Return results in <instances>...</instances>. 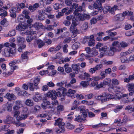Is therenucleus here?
<instances>
[{"label":"nucleus","mask_w":134,"mask_h":134,"mask_svg":"<svg viewBox=\"0 0 134 134\" xmlns=\"http://www.w3.org/2000/svg\"><path fill=\"white\" fill-rule=\"evenodd\" d=\"M112 45L113 46L112 47L116 49L117 51L120 52L122 48L120 46V43L119 41H114L113 42Z\"/></svg>","instance_id":"obj_8"},{"label":"nucleus","mask_w":134,"mask_h":134,"mask_svg":"<svg viewBox=\"0 0 134 134\" xmlns=\"http://www.w3.org/2000/svg\"><path fill=\"white\" fill-rule=\"evenodd\" d=\"M71 38L70 37L65 38L63 41L64 43H68L71 40Z\"/></svg>","instance_id":"obj_59"},{"label":"nucleus","mask_w":134,"mask_h":134,"mask_svg":"<svg viewBox=\"0 0 134 134\" xmlns=\"http://www.w3.org/2000/svg\"><path fill=\"white\" fill-rule=\"evenodd\" d=\"M36 31H33V30L31 29L28 30V35H32L36 34Z\"/></svg>","instance_id":"obj_57"},{"label":"nucleus","mask_w":134,"mask_h":134,"mask_svg":"<svg viewBox=\"0 0 134 134\" xmlns=\"http://www.w3.org/2000/svg\"><path fill=\"white\" fill-rule=\"evenodd\" d=\"M79 101L76 100H75L72 104V106L71 108V110H73L76 108L79 105Z\"/></svg>","instance_id":"obj_28"},{"label":"nucleus","mask_w":134,"mask_h":134,"mask_svg":"<svg viewBox=\"0 0 134 134\" xmlns=\"http://www.w3.org/2000/svg\"><path fill=\"white\" fill-rule=\"evenodd\" d=\"M45 18L43 14L38 15V20H43Z\"/></svg>","instance_id":"obj_58"},{"label":"nucleus","mask_w":134,"mask_h":134,"mask_svg":"<svg viewBox=\"0 0 134 134\" xmlns=\"http://www.w3.org/2000/svg\"><path fill=\"white\" fill-rule=\"evenodd\" d=\"M79 108L80 110V112L81 113H83L85 111V107L84 106H79Z\"/></svg>","instance_id":"obj_54"},{"label":"nucleus","mask_w":134,"mask_h":134,"mask_svg":"<svg viewBox=\"0 0 134 134\" xmlns=\"http://www.w3.org/2000/svg\"><path fill=\"white\" fill-rule=\"evenodd\" d=\"M121 62L122 63H128L129 62V60L127 59L125 56L122 57L121 58Z\"/></svg>","instance_id":"obj_46"},{"label":"nucleus","mask_w":134,"mask_h":134,"mask_svg":"<svg viewBox=\"0 0 134 134\" xmlns=\"http://www.w3.org/2000/svg\"><path fill=\"white\" fill-rule=\"evenodd\" d=\"M128 90L129 92L132 91L134 90V83H130L127 85Z\"/></svg>","instance_id":"obj_24"},{"label":"nucleus","mask_w":134,"mask_h":134,"mask_svg":"<svg viewBox=\"0 0 134 134\" xmlns=\"http://www.w3.org/2000/svg\"><path fill=\"white\" fill-rule=\"evenodd\" d=\"M40 116L42 118H46L48 120H50L51 119V116L50 115H48L47 113H43L40 115Z\"/></svg>","instance_id":"obj_34"},{"label":"nucleus","mask_w":134,"mask_h":134,"mask_svg":"<svg viewBox=\"0 0 134 134\" xmlns=\"http://www.w3.org/2000/svg\"><path fill=\"white\" fill-rule=\"evenodd\" d=\"M115 20L122 21L124 19V18L121 14H120L116 15L115 16Z\"/></svg>","instance_id":"obj_20"},{"label":"nucleus","mask_w":134,"mask_h":134,"mask_svg":"<svg viewBox=\"0 0 134 134\" xmlns=\"http://www.w3.org/2000/svg\"><path fill=\"white\" fill-rule=\"evenodd\" d=\"M79 6V4L77 3H74L71 6L72 8L70 9H72L74 10V9H76Z\"/></svg>","instance_id":"obj_55"},{"label":"nucleus","mask_w":134,"mask_h":134,"mask_svg":"<svg viewBox=\"0 0 134 134\" xmlns=\"http://www.w3.org/2000/svg\"><path fill=\"white\" fill-rule=\"evenodd\" d=\"M20 113V111L19 110L14 111L13 113L14 117H16V116H19Z\"/></svg>","instance_id":"obj_56"},{"label":"nucleus","mask_w":134,"mask_h":134,"mask_svg":"<svg viewBox=\"0 0 134 134\" xmlns=\"http://www.w3.org/2000/svg\"><path fill=\"white\" fill-rule=\"evenodd\" d=\"M93 96V94L92 93H91L89 94L86 95L85 96V98H87L88 99H91Z\"/></svg>","instance_id":"obj_62"},{"label":"nucleus","mask_w":134,"mask_h":134,"mask_svg":"<svg viewBox=\"0 0 134 134\" xmlns=\"http://www.w3.org/2000/svg\"><path fill=\"white\" fill-rule=\"evenodd\" d=\"M85 76V80H86L88 82H89L93 80V79L90 78V75L87 73L85 72L84 73Z\"/></svg>","instance_id":"obj_26"},{"label":"nucleus","mask_w":134,"mask_h":134,"mask_svg":"<svg viewBox=\"0 0 134 134\" xmlns=\"http://www.w3.org/2000/svg\"><path fill=\"white\" fill-rule=\"evenodd\" d=\"M27 85L29 86L30 90L31 91H34L35 89H38L36 88V86L35 84L34 83V84L32 83H27Z\"/></svg>","instance_id":"obj_21"},{"label":"nucleus","mask_w":134,"mask_h":134,"mask_svg":"<svg viewBox=\"0 0 134 134\" xmlns=\"http://www.w3.org/2000/svg\"><path fill=\"white\" fill-rule=\"evenodd\" d=\"M29 53V52L26 51L24 53L21 54V58L23 61H24V60H25L26 61H27L28 60L29 57L27 55V54Z\"/></svg>","instance_id":"obj_15"},{"label":"nucleus","mask_w":134,"mask_h":134,"mask_svg":"<svg viewBox=\"0 0 134 134\" xmlns=\"http://www.w3.org/2000/svg\"><path fill=\"white\" fill-rule=\"evenodd\" d=\"M40 80V76H38L35 78L34 81V83L35 84L36 88H39V87L37 86L38 84L39 83Z\"/></svg>","instance_id":"obj_30"},{"label":"nucleus","mask_w":134,"mask_h":134,"mask_svg":"<svg viewBox=\"0 0 134 134\" xmlns=\"http://www.w3.org/2000/svg\"><path fill=\"white\" fill-rule=\"evenodd\" d=\"M107 52L108 55L110 56H112L114 54V53L115 52H117L116 49H115L114 47H110L109 49Z\"/></svg>","instance_id":"obj_14"},{"label":"nucleus","mask_w":134,"mask_h":134,"mask_svg":"<svg viewBox=\"0 0 134 134\" xmlns=\"http://www.w3.org/2000/svg\"><path fill=\"white\" fill-rule=\"evenodd\" d=\"M28 28V25L27 24H20L19 25L16 26V30L21 31L22 30L27 29Z\"/></svg>","instance_id":"obj_9"},{"label":"nucleus","mask_w":134,"mask_h":134,"mask_svg":"<svg viewBox=\"0 0 134 134\" xmlns=\"http://www.w3.org/2000/svg\"><path fill=\"white\" fill-rule=\"evenodd\" d=\"M13 118L10 115H8L6 116V119L3 120V122L5 123H8L12 121Z\"/></svg>","instance_id":"obj_25"},{"label":"nucleus","mask_w":134,"mask_h":134,"mask_svg":"<svg viewBox=\"0 0 134 134\" xmlns=\"http://www.w3.org/2000/svg\"><path fill=\"white\" fill-rule=\"evenodd\" d=\"M4 45L6 48L2 52V54L3 55L8 57L10 56V54L14 55L15 53V51L13 48H15L16 47V44L15 43H9L7 42L4 43Z\"/></svg>","instance_id":"obj_1"},{"label":"nucleus","mask_w":134,"mask_h":134,"mask_svg":"<svg viewBox=\"0 0 134 134\" xmlns=\"http://www.w3.org/2000/svg\"><path fill=\"white\" fill-rule=\"evenodd\" d=\"M103 67V65L102 64H99L97 65L94 67L96 71L99 70L101 69Z\"/></svg>","instance_id":"obj_48"},{"label":"nucleus","mask_w":134,"mask_h":134,"mask_svg":"<svg viewBox=\"0 0 134 134\" xmlns=\"http://www.w3.org/2000/svg\"><path fill=\"white\" fill-rule=\"evenodd\" d=\"M83 8L81 6H80L78 7L74 11V13L75 15H76V13L80 14L78 13V12H81L83 10Z\"/></svg>","instance_id":"obj_32"},{"label":"nucleus","mask_w":134,"mask_h":134,"mask_svg":"<svg viewBox=\"0 0 134 134\" xmlns=\"http://www.w3.org/2000/svg\"><path fill=\"white\" fill-rule=\"evenodd\" d=\"M57 108V111L59 112L62 111L64 110L63 106L62 105H59Z\"/></svg>","instance_id":"obj_51"},{"label":"nucleus","mask_w":134,"mask_h":134,"mask_svg":"<svg viewBox=\"0 0 134 134\" xmlns=\"http://www.w3.org/2000/svg\"><path fill=\"white\" fill-rule=\"evenodd\" d=\"M41 107L40 106L36 105L34 107V111L35 112H37L40 109Z\"/></svg>","instance_id":"obj_64"},{"label":"nucleus","mask_w":134,"mask_h":134,"mask_svg":"<svg viewBox=\"0 0 134 134\" xmlns=\"http://www.w3.org/2000/svg\"><path fill=\"white\" fill-rule=\"evenodd\" d=\"M61 56V53L60 52L56 54L55 57H53L52 58L53 60L57 59L59 58Z\"/></svg>","instance_id":"obj_63"},{"label":"nucleus","mask_w":134,"mask_h":134,"mask_svg":"<svg viewBox=\"0 0 134 134\" xmlns=\"http://www.w3.org/2000/svg\"><path fill=\"white\" fill-rule=\"evenodd\" d=\"M33 99L35 102L40 101L42 99V95L38 92H36L35 95L33 96Z\"/></svg>","instance_id":"obj_10"},{"label":"nucleus","mask_w":134,"mask_h":134,"mask_svg":"<svg viewBox=\"0 0 134 134\" xmlns=\"http://www.w3.org/2000/svg\"><path fill=\"white\" fill-rule=\"evenodd\" d=\"M4 97L7 99L9 100H15L16 98L15 96L13 94H10L8 93L5 95Z\"/></svg>","instance_id":"obj_11"},{"label":"nucleus","mask_w":134,"mask_h":134,"mask_svg":"<svg viewBox=\"0 0 134 134\" xmlns=\"http://www.w3.org/2000/svg\"><path fill=\"white\" fill-rule=\"evenodd\" d=\"M43 26L42 23L38 22L35 23L33 25L34 27L36 30H38Z\"/></svg>","instance_id":"obj_19"},{"label":"nucleus","mask_w":134,"mask_h":134,"mask_svg":"<svg viewBox=\"0 0 134 134\" xmlns=\"http://www.w3.org/2000/svg\"><path fill=\"white\" fill-rule=\"evenodd\" d=\"M107 94L104 93H102V95L98 96L97 97V99H98L100 100L102 102H104L108 100L106 99Z\"/></svg>","instance_id":"obj_12"},{"label":"nucleus","mask_w":134,"mask_h":134,"mask_svg":"<svg viewBox=\"0 0 134 134\" xmlns=\"http://www.w3.org/2000/svg\"><path fill=\"white\" fill-rule=\"evenodd\" d=\"M64 84V82H58L57 83V85L58 86L60 87V88H59L58 89L59 90H60L62 93H63L64 91V89L66 90V89H65L64 87H62V86Z\"/></svg>","instance_id":"obj_22"},{"label":"nucleus","mask_w":134,"mask_h":134,"mask_svg":"<svg viewBox=\"0 0 134 134\" xmlns=\"http://www.w3.org/2000/svg\"><path fill=\"white\" fill-rule=\"evenodd\" d=\"M55 91L54 90H50L47 93V96L50 97L52 99H55L57 97L55 95Z\"/></svg>","instance_id":"obj_7"},{"label":"nucleus","mask_w":134,"mask_h":134,"mask_svg":"<svg viewBox=\"0 0 134 134\" xmlns=\"http://www.w3.org/2000/svg\"><path fill=\"white\" fill-rule=\"evenodd\" d=\"M18 95L20 96L23 95L24 96H28L29 94L25 91H23L19 92L18 93Z\"/></svg>","instance_id":"obj_37"},{"label":"nucleus","mask_w":134,"mask_h":134,"mask_svg":"<svg viewBox=\"0 0 134 134\" xmlns=\"http://www.w3.org/2000/svg\"><path fill=\"white\" fill-rule=\"evenodd\" d=\"M94 41H95L89 40V42L88 43V45L90 46H94L95 44Z\"/></svg>","instance_id":"obj_50"},{"label":"nucleus","mask_w":134,"mask_h":134,"mask_svg":"<svg viewBox=\"0 0 134 134\" xmlns=\"http://www.w3.org/2000/svg\"><path fill=\"white\" fill-rule=\"evenodd\" d=\"M60 4L58 3H55L53 5V8L54 9L57 10L60 8L59 6Z\"/></svg>","instance_id":"obj_52"},{"label":"nucleus","mask_w":134,"mask_h":134,"mask_svg":"<svg viewBox=\"0 0 134 134\" xmlns=\"http://www.w3.org/2000/svg\"><path fill=\"white\" fill-rule=\"evenodd\" d=\"M101 117L100 118V119L101 120H102L105 117H107V118H108L107 114L106 113L102 112L101 114Z\"/></svg>","instance_id":"obj_53"},{"label":"nucleus","mask_w":134,"mask_h":134,"mask_svg":"<svg viewBox=\"0 0 134 134\" xmlns=\"http://www.w3.org/2000/svg\"><path fill=\"white\" fill-rule=\"evenodd\" d=\"M66 90H65L63 92L64 93H65V94L68 96L71 97L72 98H74L75 97L74 94L76 92V91L75 90L72 89H69L67 92H66Z\"/></svg>","instance_id":"obj_6"},{"label":"nucleus","mask_w":134,"mask_h":134,"mask_svg":"<svg viewBox=\"0 0 134 134\" xmlns=\"http://www.w3.org/2000/svg\"><path fill=\"white\" fill-rule=\"evenodd\" d=\"M80 65L79 64H72V65L71 67L74 71H76L75 73L76 74L78 73V70H79Z\"/></svg>","instance_id":"obj_13"},{"label":"nucleus","mask_w":134,"mask_h":134,"mask_svg":"<svg viewBox=\"0 0 134 134\" xmlns=\"http://www.w3.org/2000/svg\"><path fill=\"white\" fill-rule=\"evenodd\" d=\"M19 47L18 50L20 52H21L22 51V50L24 49L26 47V45L24 43L18 44Z\"/></svg>","instance_id":"obj_29"},{"label":"nucleus","mask_w":134,"mask_h":134,"mask_svg":"<svg viewBox=\"0 0 134 134\" xmlns=\"http://www.w3.org/2000/svg\"><path fill=\"white\" fill-rule=\"evenodd\" d=\"M69 65L68 63L65 64L64 66L65 71L67 73H70L72 71V69L69 66Z\"/></svg>","instance_id":"obj_16"},{"label":"nucleus","mask_w":134,"mask_h":134,"mask_svg":"<svg viewBox=\"0 0 134 134\" xmlns=\"http://www.w3.org/2000/svg\"><path fill=\"white\" fill-rule=\"evenodd\" d=\"M89 82L87 81H82L81 82L80 85L83 87H86L87 86L89 85Z\"/></svg>","instance_id":"obj_44"},{"label":"nucleus","mask_w":134,"mask_h":134,"mask_svg":"<svg viewBox=\"0 0 134 134\" xmlns=\"http://www.w3.org/2000/svg\"><path fill=\"white\" fill-rule=\"evenodd\" d=\"M75 15L78 17L79 20L81 21H83L85 20L84 15L76 13Z\"/></svg>","instance_id":"obj_38"},{"label":"nucleus","mask_w":134,"mask_h":134,"mask_svg":"<svg viewBox=\"0 0 134 134\" xmlns=\"http://www.w3.org/2000/svg\"><path fill=\"white\" fill-rule=\"evenodd\" d=\"M111 81V79L109 78H106L103 81V82L104 85H107L109 84Z\"/></svg>","instance_id":"obj_47"},{"label":"nucleus","mask_w":134,"mask_h":134,"mask_svg":"<svg viewBox=\"0 0 134 134\" xmlns=\"http://www.w3.org/2000/svg\"><path fill=\"white\" fill-rule=\"evenodd\" d=\"M21 9L19 8V7L18 6L12 8L9 10L11 17L12 18H15L16 16L15 13L18 12Z\"/></svg>","instance_id":"obj_4"},{"label":"nucleus","mask_w":134,"mask_h":134,"mask_svg":"<svg viewBox=\"0 0 134 134\" xmlns=\"http://www.w3.org/2000/svg\"><path fill=\"white\" fill-rule=\"evenodd\" d=\"M108 50V48L107 46H105L99 48V51L100 52H103L104 53H107Z\"/></svg>","instance_id":"obj_31"},{"label":"nucleus","mask_w":134,"mask_h":134,"mask_svg":"<svg viewBox=\"0 0 134 134\" xmlns=\"http://www.w3.org/2000/svg\"><path fill=\"white\" fill-rule=\"evenodd\" d=\"M110 7L109 6H105L102 9L103 12H107L109 11V12L110 9Z\"/></svg>","instance_id":"obj_61"},{"label":"nucleus","mask_w":134,"mask_h":134,"mask_svg":"<svg viewBox=\"0 0 134 134\" xmlns=\"http://www.w3.org/2000/svg\"><path fill=\"white\" fill-rule=\"evenodd\" d=\"M66 127L68 129H73L75 128V126L70 123H68L66 125Z\"/></svg>","instance_id":"obj_41"},{"label":"nucleus","mask_w":134,"mask_h":134,"mask_svg":"<svg viewBox=\"0 0 134 134\" xmlns=\"http://www.w3.org/2000/svg\"><path fill=\"white\" fill-rule=\"evenodd\" d=\"M55 121L54 125L58 126L59 127V129L56 130V131L58 133L64 132L65 130L64 126L65 124L64 123L62 122V119L60 118H59L57 119H55Z\"/></svg>","instance_id":"obj_2"},{"label":"nucleus","mask_w":134,"mask_h":134,"mask_svg":"<svg viewBox=\"0 0 134 134\" xmlns=\"http://www.w3.org/2000/svg\"><path fill=\"white\" fill-rule=\"evenodd\" d=\"M133 12H129V11H126L125 12H124L122 14H121L125 18V17L126 16H129L133 14Z\"/></svg>","instance_id":"obj_35"},{"label":"nucleus","mask_w":134,"mask_h":134,"mask_svg":"<svg viewBox=\"0 0 134 134\" xmlns=\"http://www.w3.org/2000/svg\"><path fill=\"white\" fill-rule=\"evenodd\" d=\"M36 43L38 45L39 48H41L44 44L45 43L42 40H38L36 41Z\"/></svg>","instance_id":"obj_27"},{"label":"nucleus","mask_w":134,"mask_h":134,"mask_svg":"<svg viewBox=\"0 0 134 134\" xmlns=\"http://www.w3.org/2000/svg\"><path fill=\"white\" fill-rule=\"evenodd\" d=\"M105 0H96V1L94 3L93 7L95 9H98V10L101 12L102 10V5L105 2Z\"/></svg>","instance_id":"obj_3"},{"label":"nucleus","mask_w":134,"mask_h":134,"mask_svg":"<svg viewBox=\"0 0 134 134\" xmlns=\"http://www.w3.org/2000/svg\"><path fill=\"white\" fill-rule=\"evenodd\" d=\"M7 14V12L6 11L4 10V9H3V11L0 14V16H2L3 17H5Z\"/></svg>","instance_id":"obj_60"},{"label":"nucleus","mask_w":134,"mask_h":134,"mask_svg":"<svg viewBox=\"0 0 134 134\" xmlns=\"http://www.w3.org/2000/svg\"><path fill=\"white\" fill-rule=\"evenodd\" d=\"M75 116L76 117L75 119V120L77 121L78 122H81L83 121V119L82 118V116L81 115H76Z\"/></svg>","instance_id":"obj_33"},{"label":"nucleus","mask_w":134,"mask_h":134,"mask_svg":"<svg viewBox=\"0 0 134 134\" xmlns=\"http://www.w3.org/2000/svg\"><path fill=\"white\" fill-rule=\"evenodd\" d=\"M1 25L3 26L4 27H7L9 25V22L7 21L6 19H3L0 22Z\"/></svg>","instance_id":"obj_18"},{"label":"nucleus","mask_w":134,"mask_h":134,"mask_svg":"<svg viewBox=\"0 0 134 134\" xmlns=\"http://www.w3.org/2000/svg\"><path fill=\"white\" fill-rule=\"evenodd\" d=\"M88 27V24L87 22L84 23L82 26V29L83 30H85L87 29Z\"/></svg>","instance_id":"obj_43"},{"label":"nucleus","mask_w":134,"mask_h":134,"mask_svg":"<svg viewBox=\"0 0 134 134\" xmlns=\"http://www.w3.org/2000/svg\"><path fill=\"white\" fill-rule=\"evenodd\" d=\"M44 13L46 12L50 13L52 10V8L51 7L48 6L46 8H44L43 9Z\"/></svg>","instance_id":"obj_42"},{"label":"nucleus","mask_w":134,"mask_h":134,"mask_svg":"<svg viewBox=\"0 0 134 134\" xmlns=\"http://www.w3.org/2000/svg\"><path fill=\"white\" fill-rule=\"evenodd\" d=\"M16 41L18 43V44L24 43L25 42V38L21 37L18 36L17 37Z\"/></svg>","instance_id":"obj_17"},{"label":"nucleus","mask_w":134,"mask_h":134,"mask_svg":"<svg viewBox=\"0 0 134 134\" xmlns=\"http://www.w3.org/2000/svg\"><path fill=\"white\" fill-rule=\"evenodd\" d=\"M77 25V24L76 22L72 21V23L70 28V31L73 34L77 33L78 31L77 27H76Z\"/></svg>","instance_id":"obj_5"},{"label":"nucleus","mask_w":134,"mask_h":134,"mask_svg":"<svg viewBox=\"0 0 134 134\" xmlns=\"http://www.w3.org/2000/svg\"><path fill=\"white\" fill-rule=\"evenodd\" d=\"M79 43L76 42L72 46V48L73 49L75 50L78 49L79 47Z\"/></svg>","instance_id":"obj_45"},{"label":"nucleus","mask_w":134,"mask_h":134,"mask_svg":"<svg viewBox=\"0 0 134 134\" xmlns=\"http://www.w3.org/2000/svg\"><path fill=\"white\" fill-rule=\"evenodd\" d=\"M112 82L113 84L116 85H118L119 82L118 80L116 79H113L112 80Z\"/></svg>","instance_id":"obj_49"},{"label":"nucleus","mask_w":134,"mask_h":134,"mask_svg":"<svg viewBox=\"0 0 134 134\" xmlns=\"http://www.w3.org/2000/svg\"><path fill=\"white\" fill-rule=\"evenodd\" d=\"M16 34L15 30L12 29L9 31L7 35L8 36H15Z\"/></svg>","instance_id":"obj_36"},{"label":"nucleus","mask_w":134,"mask_h":134,"mask_svg":"<svg viewBox=\"0 0 134 134\" xmlns=\"http://www.w3.org/2000/svg\"><path fill=\"white\" fill-rule=\"evenodd\" d=\"M25 104L26 105L30 107L34 105L33 101L32 100L29 99H27L26 100Z\"/></svg>","instance_id":"obj_23"},{"label":"nucleus","mask_w":134,"mask_h":134,"mask_svg":"<svg viewBox=\"0 0 134 134\" xmlns=\"http://www.w3.org/2000/svg\"><path fill=\"white\" fill-rule=\"evenodd\" d=\"M127 129L124 127H119L118 129H116V131L117 132H118L119 131L127 132Z\"/></svg>","instance_id":"obj_39"},{"label":"nucleus","mask_w":134,"mask_h":134,"mask_svg":"<svg viewBox=\"0 0 134 134\" xmlns=\"http://www.w3.org/2000/svg\"><path fill=\"white\" fill-rule=\"evenodd\" d=\"M30 12L28 10H25L23 12V14L25 15V17L26 19H28L30 18V16L28 15L30 13Z\"/></svg>","instance_id":"obj_40"}]
</instances>
